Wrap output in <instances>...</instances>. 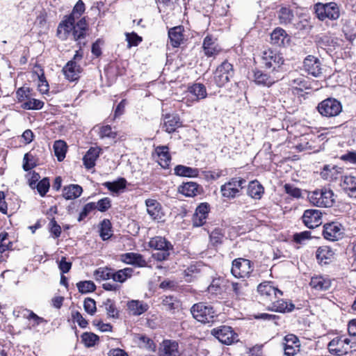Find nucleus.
Wrapping results in <instances>:
<instances>
[{
    "label": "nucleus",
    "instance_id": "f257e3e1",
    "mask_svg": "<svg viewBox=\"0 0 356 356\" xmlns=\"http://www.w3.org/2000/svg\"><path fill=\"white\" fill-rule=\"evenodd\" d=\"M84 11L85 4L81 0H79L72 13L58 26L57 35L60 39L65 40L72 36L73 40L78 42V44H86L84 39L88 31L86 21L85 18H81L75 23L76 19H79Z\"/></svg>",
    "mask_w": 356,
    "mask_h": 356
},
{
    "label": "nucleus",
    "instance_id": "f03ea898",
    "mask_svg": "<svg viewBox=\"0 0 356 356\" xmlns=\"http://www.w3.org/2000/svg\"><path fill=\"white\" fill-rule=\"evenodd\" d=\"M149 246L158 251L152 254V258L159 261L168 259L170 252L173 250V245L170 241L159 236L149 240Z\"/></svg>",
    "mask_w": 356,
    "mask_h": 356
},
{
    "label": "nucleus",
    "instance_id": "7ed1b4c3",
    "mask_svg": "<svg viewBox=\"0 0 356 356\" xmlns=\"http://www.w3.org/2000/svg\"><path fill=\"white\" fill-rule=\"evenodd\" d=\"M308 199L312 204L318 207H331L335 203V195L333 191L327 188L309 192Z\"/></svg>",
    "mask_w": 356,
    "mask_h": 356
},
{
    "label": "nucleus",
    "instance_id": "20e7f679",
    "mask_svg": "<svg viewBox=\"0 0 356 356\" xmlns=\"http://www.w3.org/2000/svg\"><path fill=\"white\" fill-rule=\"evenodd\" d=\"M314 10L316 17L321 21L326 19L337 20L340 17L339 7L335 2L317 3L314 4Z\"/></svg>",
    "mask_w": 356,
    "mask_h": 356
},
{
    "label": "nucleus",
    "instance_id": "39448f33",
    "mask_svg": "<svg viewBox=\"0 0 356 356\" xmlns=\"http://www.w3.org/2000/svg\"><path fill=\"white\" fill-rule=\"evenodd\" d=\"M79 45L80 46L79 49L76 51L73 58L68 61L62 70L65 78L70 81H77L82 70L81 66L76 63V60H81L83 57V54L81 50L83 43Z\"/></svg>",
    "mask_w": 356,
    "mask_h": 356
},
{
    "label": "nucleus",
    "instance_id": "423d86ee",
    "mask_svg": "<svg viewBox=\"0 0 356 356\" xmlns=\"http://www.w3.org/2000/svg\"><path fill=\"white\" fill-rule=\"evenodd\" d=\"M191 313L195 319L203 323L212 322L216 316L213 307L204 302L194 304L191 308Z\"/></svg>",
    "mask_w": 356,
    "mask_h": 356
},
{
    "label": "nucleus",
    "instance_id": "0eeeda50",
    "mask_svg": "<svg viewBox=\"0 0 356 356\" xmlns=\"http://www.w3.org/2000/svg\"><path fill=\"white\" fill-rule=\"evenodd\" d=\"M317 110L319 113L327 118L337 116L342 111V105L334 98H327L318 104Z\"/></svg>",
    "mask_w": 356,
    "mask_h": 356
},
{
    "label": "nucleus",
    "instance_id": "6e6552de",
    "mask_svg": "<svg viewBox=\"0 0 356 356\" xmlns=\"http://www.w3.org/2000/svg\"><path fill=\"white\" fill-rule=\"evenodd\" d=\"M253 270L254 265L249 259L237 258L232 261L231 273L236 278L249 277Z\"/></svg>",
    "mask_w": 356,
    "mask_h": 356
},
{
    "label": "nucleus",
    "instance_id": "1a4fd4ad",
    "mask_svg": "<svg viewBox=\"0 0 356 356\" xmlns=\"http://www.w3.org/2000/svg\"><path fill=\"white\" fill-rule=\"evenodd\" d=\"M350 343V339L344 336L334 337L327 345L329 353L335 356L345 355L352 348Z\"/></svg>",
    "mask_w": 356,
    "mask_h": 356
},
{
    "label": "nucleus",
    "instance_id": "9d476101",
    "mask_svg": "<svg viewBox=\"0 0 356 356\" xmlns=\"http://www.w3.org/2000/svg\"><path fill=\"white\" fill-rule=\"evenodd\" d=\"M233 76V66L225 60L216 68L214 72L213 80L217 86L222 87L230 81Z\"/></svg>",
    "mask_w": 356,
    "mask_h": 356
},
{
    "label": "nucleus",
    "instance_id": "9b49d317",
    "mask_svg": "<svg viewBox=\"0 0 356 356\" xmlns=\"http://www.w3.org/2000/svg\"><path fill=\"white\" fill-rule=\"evenodd\" d=\"M245 181L240 177L231 179L228 182L222 185L220 192L224 197L233 199L238 195L241 189L243 188Z\"/></svg>",
    "mask_w": 356,
    "mask_h": 356
},
{
    "label": "nucleus",
    "instance_id": "f8f14e48",
    "mask_svg": "<svg viewBox=\"0 0 356 356\" xmlns=\"http://www.w3.org/2000/svg\"><path fill=\"white\" fill-rule=\"evenodd\" d=\"M211 334L222 343L230 345L238 341V335L229 326L222 325L211 330Z\"/></svg>",
    "mask_w": 356,
    "mask_h": 356
},
{
    "label": "nucleus",
    "instance_id": "ddd939ff",
    "mask_svg": "<svg viewBox=\"0 0 356 356\" xmlns=\"http://www.w3.org/2000/svg\"><path fill=\"white\" fill-rule=\"evenodd\" d=\"M262 63L266 68H273V71L277 70V68L284 63L283 57L273 50L268 49L263 52Z\"/></svg>",
    "mask_w": 356,
    "mask_h": 356
},
{
    "label": "nucleus",
    "instance_id": "4468645a",
    "mask_svg": "<svg viewBox=\"0 0 356 356\" xmlns=\"http://www.w3.org/2000/svg\"><path fill=\"white\" fill-rule=\"evenodd\" d=\"M302 220L308 228H316L322 223V213L318 209H307L303 213Z\"/></svg>",
    "mask_w": 356,
    "mask_h": 356
},
{
    "label": "nucleus",
    "instance_id": "2eb2a0df",
    "mask_svg": "<svg viewBox=\"0 0 356 356\" xmlns=\"http://www.w3.org/2000/svg\"><path fill=\"white\" fill-rule=\"evenodd\" d=\"M159 356H180L179 343L176 341L165 339L160 343Z\"/></svg>",
    "mask_w": 356,
    "mask_h": 356
},
{
    "label": "nucleus",
    "instance_id": "dca6fc26",
    "mask_svg": "<svg viewBox=\"0 0 356 356\" xmlns=\"http://www.w3.org/2000/svg\"><path fill=\"white\" fill-rule=\"evenodd\" d=\"M323 235L327 240L335 241L342 236V226L338 222L327 223L323 226Z\"/></svg>",
    "mask_w": 356,
    "mask_h": 356
},
{
    "label": "nucleus",
    "instance_id": "f3484780",
    "mask_svg": "<svg viewBox=\"0 0 356 356\" xmlns=\"http://www.w3.org/2000/svg\"><path fill=\"white\" fill-rule=\"evenodd\" d=\"M257 291L261 296L268 298L270 301L283 294L282 291L273 286L270 282H264L259 284L257 286Z\"/></svg>",
    "mask_w": 356,
    "mask_h": 356
},
{
    "label": "nucleus",
    "instance_id": "a211bd4d",
    "mask_svg": "<svg viewBox=\"0 0 356 356\" xmlns=\"http://www.w3.org/2000/svg\"><path fill=\"white\" fill-rule=\"evenodd\" d=\"M250 79H252L257 85L270 87L274 84L277 80L275 77L271 76L258 69H254L250 73Z\"/></svg>",
    "mask_w": 356,
    "mask_h": 356
},
{
    "label": "nucleus",
    "instance_id": "6ab92c4d",
    "mask_svg": "<svg viewBox=\"0 0 356 356\" xmlns=\"http://www.w3.org/2000/svg\"><path fill=\"white\" fill-rule=\"evenodd\" d=\"M284 340L283 348L285 355L294 356L300 351V341L296 335L287 334Z\"/></svg>",
    "mask_w": 356,
    "mask_h": 356
},
{
    "label": "nucleus",
    "instance_id": "aec40b11",
    "mask_svg": "<svg viewBox=\"0 0 356 356\" xmlns=\"http://www.w3.org/2000/svg\"><path fill=\"white\" fill-rule=\"evenodd\" d=\"M321 64L320 60L314 56H307L304 60V69L309 74L315 77L321 73Z\"/></svg>",
    "mask_w": 356,
    "mask_h": 356
},
{
    "label": "nucleus",
    "instance_id": "412c9836",
    "mask_svg": "<svg viewBox=\"0 0 356 356\" xmlns=\"http://www.w3.org/2000/svg\"><path fill=\"white\" fill-rule=\"evenodd\" d=\"M209 211V205L207 203H201L196 209L193 216V225L194 227H200L203 225L208 216Z\"/></svg>",
    "mask_w": 356,
    "mask_h": 356
},
{
    "label": "nucleus",
    "instance_id": "4be33fe9",
    "mask_svg": "<svg viewBox=\"0 0 356 356\" xmlns=\"http://www.w3.org/2000/svg\"><path fill=\"white\" fill-rule=\"evenodd\" d=\"M334 252L327 245H322L318 248L316 252V258L321 265L331 263L334 259Z\"/></svg>",
    "mask_w": 356,
    "mask_h": 356
},
{
    "label": "nucleus",
    "instance_id": "5701e85b",
    "mask_svg": "<svg viewBox=\"0 0 356 356\" xmlns=\"http://www.w3.org/2000/svg\"><path fill=\"white\" fill-rule=\"evenodd\" d=\"M147 213L154 220H161L163 217L161 204L156 200L147 199L145 200Z\"/></svg>",
    "mask_w": 356,
    "mask_h": 356
},
{
    "label": "nucleus",
    "instance_id": "b1692460",
    "mask_svg": "<svg viewBox=\"0 0 356 356\" xmlns=\"http://www.w3.org/2000/svg\"><path fill=\"white\" fill-rule=\"evenodd\" d=\"M184 27L182 26H177L171 28L168 31V38L170 43L172 47H179L184 40Z\"/></svg>",
    "mask_w": 356,
    "mask_h": 356
},
{
    "label": "nucleus",
    "instance_id": "393cba45",
    "mask_svg": "<svg viewBox=\"0 0 356 356\" xmlns=\"http://www.w3.org/2000/svg\"><path fill=\"white\" fill-rule=\"evenodd\" d=\"M122 261L127 264L134 265L138 267H145L147 263L140 254L129 252L122 254Z\"/></svg>",
    "mask_w": 356,
    "mask_h": 356
},
{
    "label": "nucleus",
    "instance_id": "a878e982",
    "mask_svg": "<svg viewBox=\"0 0 356 356\" xmlns=\"http://www.w3.org/2000/svg\"><path fill=\"white\" fill-rule=\"evenodd\" d=\"M155 152L158 156V163L164 169L169 168L171 156L169 154L167 146H159L156 148Z\"/></svg>",
    "mask_w": 356,
    "mask_h": 356
},
{
    "label": "nucleus",
    "instance_id": "bb28decb",
    "mask_svg": "<svg viewBox=\"0 0 356 356\" xmlns=\"http://www.w3.org/2000/svg\"><path fill=\"white\" fill-rule=\"evenodd\" d=\"M101 149L98 147H90L83 158V165L87 169H90L95 165V161L99 156Z\"/></svg>",
    "mask_w": 356,
    "mask_h": 356
},
{
    "label": "nucleus",
    "instance_id": "cd10ccee",
    "mask_svg": "<svg viewBox=\"0 0 356 356\" xmlns=\"http://www.w3.org/2000/svg\"><path fill=\"white\" fill-rule=\"evenodd\" d=\"M201 187L195 182L184 183L179 188V191L186 197H195L200 193Z\"/></svg>",
    "mask_w": 356,
    "mask_h": 356
},
{
    "label": "nucleus",
    "instance_id": "c85d7f7f",
    "mask_svg": "<svg viewBox=\"0 0 356 356\" xmlns=\"http://www.w3.org/2000/svg\"><path fill=\"white\" fill-rule=\"evenodd\" d=\"M272 302V309L280 313H288L292 312L295 309V305L291 302L285 301L283 299L275 300L273 299Z\"/></svg>",
    "mask_w": 356,
    "mask_h": 356
},
{
    "label": "nucleus",
    "instance_id": "c756f323",
    "mask_svg": "<svg viewBox=\"0 0 356 356\" xmlns=\"http://www.w3.org/2000/svg\"><path fill=\"white\" fill-rule=\"evenodd\" d=\"M277 17L281 24H291L294 18L293 10L289 6H282L277 11Z\"/></svg>",
    "mask_w": 356,
    "mask_h": 356
},
{
    "label": "nucleus",
    "instance_id": "7c9ffc66",
    "mask_svg": "<svg viewBox=\"0 0 356 356\" xmlns=\"http://www.w3.org/2000/svg\"><path fill=\"white\" fill-rule=\"evenodd\" d=\"M82 192V187L79 185L70 184L63 188V196L66 200H74L79 197Z\"/></svg>",
    "mask_w": 356,
    "mask_h": 356
},
{
    "label": "nucleus",
    "instance_id": "2f4dec72",
    "mask_svg": "<svg viewBox=\"0 0 356 356\" xmlns=\"http://www.w3.org/2000/svg\"><path fill=\"white\" fill-rule=\"evenodd\" d=\"M310 286L316 291H326L331 286V281L321 276L314 277L310 282Z\"/></svg>",
    "mask_w": 356,
    "mask_h": 356
},
{
    "label": "nucleus",
    "instance_id": "473e14b6",
    "mask_svg": "<svg viewBox=\"0 0 356 356\" xmlns=\"http://www.w3.org/2000/svg\"><path fill=\"white\" fill-rule=\"evenodd\" d=\"M264 193L263 186L257 181H250L248 187V194L252 198L260 200Z\"/></svg>",
    "mask_w": 356,
    "mask_h": 356
},
{
    "label": "nucleus",
    "instance_id": "72a5a7b5",
    "mask_svg": "<svg viewBox=\"0 0 356 356\" xmlns=\"http://www.w3.org/2000/svg\"><path fill=\"white\" fill-rule=\"evenodd\" d=\"M129 313L134 316H139L148 309V305L139 300H131L127 303Z\"/></svg>",
    "mask_w": 356,
    "mask_h": 356
},
{
    "label": "nucleus",
    "instance_id": "f704fd0d",
    "mask_svg": "<svg viewBox=\"0 0 356 356\" xmlns=\"http://www.w3.org/2000/svg\"><path fill=\"white\" fill-rule=\"evenodd\" d=\"M179 126V118L177 115H166L162 129L169 134L175 131L176 129Z\"/></svg>",
    "mask_w": 356,
    "mask_h": 356
},
{
    "label": "nucleus",
    "instance_id": "c9c22d12",
    "mask_svg": "<svg viewBox=\"0 0 356 356\" xmlns=\"http://www.w3.org/2000/svg\"><path fill=\"white\" fill-rule=\"evenodd\" d=\"M343 189L350 197H356V177L353 176H345L341 184Z\"/></svg>",
    "mask_w": 356,
    "mask_h": 356
},
{
    "label": "nucleus",
    "instance_id": "e433bc0d",
    "mask_svg": "<svg viewBox=\"0 0 356 356\" xmlns=\"http://www.w3.org/2000/svg\"><path fill=\"white\" fill-rule=\"evenodd\" d=\"M188 92L194 95L195 101L198 102L207 97V93L205 86L202 83H196L188 87Z\"/></svg>",
    "mask_w": 356,
    "mask_h": 356
},
{
    "label": "nucleus",
    "instance_id": "4c0bfd02",
    "mask_svg": "<svg viewBox=\"0 0 356 356\" xmlns=\"http://www.w3.org/2000/svg\"><path fill=\"white\" fill-rule=\"evenodd\" d=\"M286 36V31L283 29L277 27L270 34V42L273 44L280 47L284 45Z\"/></svg>",
    "mask_w": 356,
    "mask_h": 356
},
{
    "label": "nucleus",
    "instance_id": "58836bf2",
    "mask_svg": "<svg viewBox=\"0 0 356 356\" xmlns=\"http://www.w3.org/2000/svg\"><path fill=\"white\" fill-rule=\"evenodd\" d=\"M175 174L180 177H196L198 176L199 170L182 165H177L175 169Z\"/></svg>",
    "mask_w": 356,
    "mask_h": 356
},
{
    "label": "nucleus",
    "instance_id": "ea45409f",
    "mask_svg": "<svg viewBox=\"0 0 356 356\" xmlns=\"http://www.w3.org/2000/svg\"><path fill=\"white\" fill-rule=\"evenodd\" d=\"M203 49L205 55L207 56H213L216 55L219 50L215 44L213 38L210 35L205 37L203 41Z\"/></svg>",
    "mask_w": 356,
    "mask_h": 356
},
{
    "label": "nucleus",
    "instance_id": "a19ab883",
    "mask_svg": "<svg viewBox=\"0 0 356 356\" xmlns=\"http://www.w3.org/2000/svg\"><path fill=\"white\" fill-rule=\"evenodd\" d=\"M103 186H105L111 192L118 193L126 188L127 181L124 178H119L117 181L113 182H104Z\"/></svg>",
    "mask_w": 356,
    "mask_h": 356
},
{
    "label": "nucleus",
    "instance_id": "79ce46f5",
    "mask_svg": "<svg viewBox=\"0 0 356 356\" xmlns=\"http://www.w3.org/2000/svg\"><path fill=\"white\" fill-rule=\"evenodd\" d=\"M310 136V135L307 134L302 136L300 138L299 142L295 146V148L298 152L312 150L314 148V142L309 138Z\"/></svg>",
    "mask_w": 356,
    "mask_h": 356
},
{
    "label": "nucleus",
    "instance_id": "37998d69",
    "mask_svg": "<svg viewBox=\"0 0 356 356\" xmlns=\"http://www.w3.org/2000/svg\"><path fill=\"white\" fill-rule=\"evenodd\" d=\"M53 148L58 161H62L65 159L67 152V146L66 143L61 140H56L54 142Z\"/></svg>",
    "mask_w": 356,
    "mask_h": 356
},
{
    "label": "nucleus",
    "instance_id": "c03bdc74",
    "mask_svg": "<svg viewBox=\"0 0 356 356\" xmlns=\"http://www.w3.org/2000/svg\"><path fill=\"white\" fill-rule=\"evenodd\" d=\"M134 270L131 268H125L124 269L119 270L116 272H113L112 280L114 282L120 283L124 282L128 278L132 276Z\"/></svg>",
    "mask_w": 356,
    "mask_h": 356
},
{
    "label": "nucleus",
    "instance_id": "a18cd8bd",
    "mask_svg": "<svg viewBox=\"0 0 356 356\" xmlns=\"http://www.w3.org/2000/svg\"><path fill=\"white\" fill-rule=\"evenodd\" d=\"M101 307H104L108 317L118 318V311L112 300L106 299Z\"/></svg>",
    "mask_w": 356,
    "mask_h": 356
},
{
    "label": "nucleus",
    "instance_id": "49530a36",
    "mask_svg": "<svg viewBox=\"0 0 356 356\" xmlns=\"http://www.w3.org/2000/svg\"><path fill=\"white\" fill-rule=\"evenodd\" d=\"M76 287L81 293L93 292L96 289V286L92 281L79 282L76 284Z\"/></svg>",
    "mask_w": 356,
    "mask_h": 356
},
{
    "label": "nucleus",
    "instance_id": "de8ad7c7",
    "mask_svg": "<svg viewBox=\"0 0 356 356\" xmlns=\"http://www.w3.org/2000/svg\"><path fill=\"white\" fill-rule=\"evenodd\" d=\"M139 345L149 351L154 352L156 350V344L152 339L145 335H140L138 337Z\"/></svg>",
    "mask_w": 356,
    "mask_h": 356
},
{
    "label": "nucleus",
    "instance_id": "09e8293b",
    "mask_svg": "<svg viewBox=\"0 0 356 356\" xmlns=\"http://www.w3.org/2000/svg\"><path fill=\"white\" fill-rule=\"evenodd\" d=\"M44 106V102L36 99H29L22 104V108L26 110H39Z\"/></svg>",
    "mask_w": 356,
    "mask_h": 356
},
{
    "label": "nucleus",
    "instance_id": "8fccbe9b",
    "mask_svg": "<svg viewBox=\"0 0 356 356\" xmlns=\"http://www.w3.org/2000/svg\"><path fill=\"white\" fill-rule=\"evenodd\" d=\"M81 340L86 347H92L99 340V337L92 332H84L81 335Z\"/></svg>",
    "mask_w": 356,
    "mask_h": 356
},
{
    "label": "nucleus",
    "instance_id": "3c124183",
    "mask_svg": "<svg viewBox=\"0 0 356 356\" xmlns=\"http://www.w3.org/2000/svg\"><path fill=\"white\" fill-rule=\"evenodd\" d=\"M111 222L108 220H104L101 224L100 236L105 241L108 239L111 236Z\"/></svg>",
    "mask_w": 356,
    "mask_h": 356
},
{
    "label": "nucleus",
    "instance_id": "603ef678",
    "mask_svg": "<svg viewBox=\"0 0 356 356\" xmlns=\"http://www.w3.org/2000/svg\"><path fill=\"white\" fill-rule=\"evenodd\" d=\"M113 271L111 268H99L95 270V275L97 280H106L113 278Z\"/></svg>",
    "mask_w": 356,
    "mask_h": 356
},
{
    "label": "nucleus",
    "instance_id": "864d4df0",
    "mask_svg": "<svg viewBox=\"0 0 356 356\" xmlns=\"http://www.w3.org/2000/svg\"><path fill=\"white\" fill-rule=\"evenodd\" d=\"M50 184H49V179L48 178H44L42 180H40L35 186V188H37L38 192L39 194L44 197L46 193L48 192L49 189Z\"/></svg>",
    "mask_w": 356,
    "mask_h": 356
},
{
    "label": "nucleus",
    "instance_id": "5fc2aeb1",
    "mask_svg": "<svg viewBox=\"0 0 356 356\" xmlns=\"http://www.w3.org/2000/svg\"><path fill=\"white\" fill-rule=\"evenodd\" d=\"M163 305L167 309L174 311L180 307V302L172 296H167L163 300Z\"/></svg>",
    "mask_w": 356,
    "mask_h": 356
},
{
    "label": "nucleus",
    "instance_id": "6e6d98bb",
    "mask_svg": "<svg viewBox=\"0 0 356 356\" xmlns=\"http://www.w3.org/2000/svg\"><path fill=\"white\" fill-rule=\"evenodd\" d=\"M8 234L6 232L0 234V252H4L12 248L13 243L8 238Z\"/></svg>",
    "mask_w": 356,
    "mask_h": 356
},
{
    "label": "nucleus",
    "instance_id": "4d7b16f0",
    "mask_svg": "<svg viewBox=\"0 0 356 356\" xmlns=\"http://www.w3.org/2000/svg\"><path fill=\"white\" fill-rule=\"evenodd\" d=\"M23 316L29 320H33L34 322L33 326H37L42 323L46 322V320H44L43 318L38 316L33 312L29 309L24 310Z\"/></svg>",
    "mask_w": 356,
    "mask_h": 356
},
{
    "label": "nucleus",
    "instance_id": "13d9d810",
    "mask_svg": "<svg viewBox=\"0 0 356 356\" xmlns=\"http://www.w3.org/2000/svg\"><path fill=\"white\" fill-rule=\"evenodd\" d=\"M83 308L90 315L92 316L97 311L96 302L91 298H86L83 301Z\"/></svg>",
    "mask_w": 356,
    "mask_h": 356
},
{
    "label": "nucleus",
    "instance_id": "bf43d9fd",
    "mask_svg": "<svg viewBox=\"0 0 356 356\" xmlns=\"http://www.w3.org/2000/svg\"><path fill=\"white\" fill-rule=\"evenodd\" d=\"M222 280L220 278L214 279L208 286V291L212 294H218L221 293Z\"/></svg>",
    "mask_w": 356,
    "mask_h": 356
},
{
    "label": "nucleus",
    "instance_id": "052dcab7",
    "mask_svg": "<svg viewBox=\"0 0 356 356\" xmlns=\"http://www.w3.org/2000/svg\"><path fill=\"white\" fill-rule=\"evenodd\" d=\"M126 40L128 42V47H136L142 41V38L135 33H126Z\"/></svg>",
    "mask_w": 356,
    "mask_h": 356
},
{
    "label": "nucleus",
    "instance_id": "680f3d73",
    "mask_svg": "<svg viewBox=\"0 0 356 356\" xmlns=\"http://www.w3.org/2000/svg\"><path fill=\"white\" fill-rule=\"evenodd\" d=\"M96 209V204L95 202H90L86 204L82 211L79 213L78 218L79 221L83 220L92 211Z\"/></svg>",
    "mask_w": 356,
    "mask_h": 356
},
{
    "label": "nucleus",
    "instance_id": "e2e57ef3",
    "mask_svg": "<svg viewBox=\"0 0 356 356\" xmlns=\"http://www.w3.org/2000/svg\"><path fill=\"white\" fill-rule=\"evenodd\" d=\"M116 133L112 131V128L110 125H105L100 128L99 136L102 138H115L116 137Z\"/></svg>",
    "mask_w": 356,
    "mask_h": 356
},
{
    "label": "nucleus",
    "instance_id": "0e129e2a",
    "mask_svg": "<svg viewBox=\"0 0 356 356\" xmlns=\"http://www.w3.org/2000/svg\"><path fill=\"white\" fill-rule=\"evenodd\" d=\"M211 242L213 245H217L222 243L223 234L220 229H215L209 235Z\"/></svg>",
    "mask_w": 356,
    "mask_h": 356
},
{
    "label": "nucleus",
    "instance_id": "69168bd1",
    "mask_svg": "<svg viewBox=\"0 0 356 356\" xmlns=\"http://www.w3.org/2000/svg\"><path fill=\"white\" fill-rule=\"evenodd\" d=\"M285 192L289 195L298 198L301 196L302 193L300 188L293 186L291 184H286L284 186Z\"/></svg>",
    "mask_w": 356,
    "mask_h": 356
},
{
    "label": "nucleus",
    "instance_id": "338daca9",
    "mask_svg": "<svg viewBox=\"0 0 356 356\" xmlns=\"http://www.w3.org/2000/svg\"><path fill=\"white\" fill-rule=\"evenodd\" d=\"M111 206V200L108 197H104L97 202L96 204V209L101 212H104L108 210Z\"/></svg>",
    "mask_w": 356,
    "mask_h": 356
},
{
    "label": "nucleus",
    "instance_id": "774afa93",
    "mask_svg": "<svg viewBox=\"0 0 356 356\" xmlns=\"http://www.w3.org/2000/svg\"><path fill=\"white\" fill-rule=\"evenodd\" d=\"M246 285V283H232V290L237 297H241L245 295V287Z\"/></svg>",
    "mask_w": 356,
    "mask_h": 356
}]
</instances>
